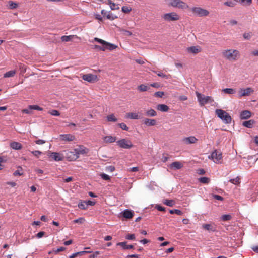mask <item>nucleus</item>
Segmentation results:
<instances>
[{
    "instance_id": "nucleus-1",
    "label": "nucleus",
    "mask_w": 258,
    "mask_h": 258,
    "mask_svg": "<svg viewBox=\"0 0 258 258\" xmlns=\"http://www.w3.org/2000/svg\"><path fill=\"white\" fill-rule=\"evenodd\" d=\"M222 56L230 61H236L240 57L239 52L235 49L224 50L222 52Z\"/></svg>"
},
{
    "instance_id": "nucleus-2",
    "label": "nucleus",
    "mask_w": 258,
    "mask_h": 258,
    "mask_svg": "<svg viewBox=\"0 0 258 258\" xmlns=\"http://www.w3.org/2000/svg\"><path fill=\"white\" fill-rule=\"evenodd\" d=\"M216 115L220 118L224 123L230 124L231 122L232 118L230 115L225 111L221 109H217L215 110Z\"/></svg>"
},
{
    "instance_id": "nucleus-3",
    "label": "nucleus",
    "mask_w": 258,
    "mask_h": 258,
    "mask_svg": "<svg viewBox=\"0 0 258 258\" xmlns=\"http://www.w3.org/2000/svg\"><path fill=\"white\" fill-rule=\"evenodd\" d=\"M169 5L181 10H186L189 8L188 5L181 0H168Z\"/></svg>"
},
{
    "instance_id": "nucleus-4",
    "label": "nucleus",
    "mask_w": 258,
    "mask_h": 258,
    "mask_svg": "<svg viewBox=\"0 0 258 258\" xmlns=\"http://www.w3.org/2000/svg\"><path fill=\"white\" fill-rule=\"evenodd\" d=\"M196 94L201 106H204L208 103H211L213 101V99L210 96H206L198 92H196Z\"/></svg>"
},
{
    "instance_id": "nucleus-5",
    "label": "nucleus",
    "mask_w": 258,
    "mask_h": 258,
    "mask_svg": "<svg viewBox=\"0 0 258 258\" xmlns=\"http://www.w3.org/2000/svg\"><path fill=\"white\" fill-rule=\"evenodd\" d=\"M162 17L165 21L167 22L176 21L180 19L179 15L174 12L166 13Z\"/></svg>"
},
{
    "instance_id": "nucleus-6",
    "label": "nucleus",
    "mask_w": 258,
    "mask_h": 258,
    "mask_svg": "<svg viewBox=\"0 0 258 258\" xmlns=\"http://www.w3.org/2000/svg\"><path fill=\"white\" fill-rule=\"evenodd\" d=\"M191 10L195 16L199 17L206 16H208L209 14V12L208 10L200 7H192L191 9Z\"/></svg>"
},
{
    "instance_id": "nucleus-7",
    "label": "nucleus",
    "mask_w": 258,
    "mask_h": 258,
    "mask_svg": "<svg viewBox=\"0 0 258 258\" xmlns=\"http://www.w3.org/2000/svg\"><path fill=\"white\" fill-rule=\"evenodd\" d=\"M117 145L120 148L123 149H130L133 147L132 142L126 139H122L116 142Z\"/></svg>"
},
{
    "instance_id": "nucleus-8",
    "label": "nucleus",
    "mask_w": 258,
    "mask_h": 258,
    "mask_svg": "<svg viewBox=\"0 0 258 258\" xmlns=\"http://www.w3.org/2000/svg\"><path fill=\"white\" fill-rule=\"evenodd\" d=\"M75 149L72 151L64 150L63 151L64 157H65L68 161H75L78 158Z\"/></svg>"
},
{
    "instance_id": "nucleus-9",
    "label": "nucleus",
    "mask_w": 258,
    "mask_h": 258,
    "mask_svg": "<svg viewBox=\"0 0 258 258\" xmlns=\"http://www.w3.org/2000/svg\"><path fill=\"white\" fill-rule=\"evenodd\" d=\"M209 158H211L215 163H220L222 158V154L221 151L216 150L211 153Z\"/></svg>"
},
{
    "instance_id": "nucleus-10",
    "label": "nucleus",
    "mask_w": 258,
    "mask_h": 258,
    "mask_svg": "<svg viewBox=\"0 0 258 258\" xmlns=\"http://www.w3.org/2000/svg\"><path fill=\"white\" fill-rule=\"evenodd\" d=\"M94 40L95 41L101 44L102 45H105V50L108 49L109 50H112L115 49L117 47L116 45H115L114 44L107 42H106L101 39L98 38H96V37L94 38Z\"/></svg>"
},
{
    "instance_id": "nucleus-11",
    "label": "nucleus",
    "mask_w": 258,
    "mask_h": 258,
    "mask_svg": "<svg viewBox=\"0 0 258 258\" xmlns=\"http://www.w3.org/2000/svg\"><path fill=\"white\" fill-rule=\"evenodd\" d=\"M254 92V90L250 87H247L245 89L241 88L238 91V97H241L244 96H249Z\"/></svg>"
},
{
    "instance_id": "nucleus-12",
    "label": "nucleus",
    "mask_w": 258,
    "mask_h": 258,
    "mask_svg": "<svg viewBox=\"0 0 258 258\" xmlns=\"http://www.w3.org/2000/svg\"><path fill=\"white\" fill-rule=\"evenodd\" d=\"M48 156L50 158L55 161H60L63 160L64 154L58 152H50Z\"/></svg>"
},
{
    "instance_id": "nucleus-13",
    "label": "nucleus",
    "mask_w": 258,
    "mask_h": 258,
    "mask_svg": "<svg viewBox=\"0 0 258 258\" xmlns=\"http://www.w3.org/2000/svg\"><path fill=\"white\" fill-rule=\"evenodd\" d=\"M82 79L89 83H93L97 81V76L92 74H85L82 76Z\"/></svg>"
},
{
    "instance_id": "nucleus-14",
    "label": "nucleus",
    "mask_w": 258,
    "mask_h": 258,
    "mask_svg": "<svg viewBox=\"0 0 258 258\" xmlns=\"http://www.w3.org/2000/svg\"><path fill=\"white\" fill-rule=\"evenodd\" d=\"M77 155L78 156V158L79 157L80 155L81 154H85L88 153V149L85 147L83 146H79L78 148L75 149Z\"/></svg>"
},
{
    "instance_id": "nucleus-15",
    "label": "nucleus",
    "mask_w": 258,
    "mask_h": 258,
    "mask_svg": "<svg viewBox=\"0 0 258 258\" xmlns=\"http://www.w3.org/2000/svg\"><path fill=\"white\" fill-rule=\"evenodd\" d=\"M60 140L65 141H73L75 139V136L72 134H61L59 135Z\"/></svg>"
},
{
    "instance_id": "nucleus-16",
    "label": "nucleus",
    "mask_w": 258,
    "mask_h": 258,
    "mask_svg": "<svg viewBox=\"0 0 258 258\" xmlns=\"http://www.w3.org/2000/svg\"><path fill=\"white\" fill-rule=\"evenodd\" d=\"M197 141L198 139H197L195 136L185 137L182 139V142L185 144H194Z\"/></svg>"
},
{
    "instance_id": "nucleus-17",
    "label": "nucleus",
    "mask_w": 258,
    "mask_h": 258,
    "mask_svg": "<svg viewBox=\"0 0 258 258\" xmlns=\"http://www.w3.org/2000/svg\"><path fill=\"white\" fill-rule=\"evenodd\" d=\"M183 166V164L179 161L174 162L169 165L170 168L174 170L180 169L182 168Z\"/></svg>"
},
{
    "instance_id": "nucleus-18",
    "label": "nucleus",
    "mask_w": 258,
    "mask_h": 258,
    "mask_svg": "<svg viewBox=\"0 0 258 258\" xmlns=\"http://www.w3.org/2000/svg\"><path fill=\"white\" fill-rule=\"evenodd\" d=\"M143 123L147 126H154L156 124V120L146 118L143 120Z\"/></svg>"
},
{
    "instance_id": "nucleus-19",
    "label": "nucleus",
    "mask_w": 258,
    "mask_h": 258,
    "mask_svg": "<svg viewBox=\"0 0 258 258\" xmlns=\"http://www.w3.org/2000/svg\"><path fill=\"white\" fill-rule=\"evenodd\" d=\"M251 116V113L248 110H244L240 113V117L241 119H247Z\"/></svg>"
},
{
    "instance_id": "nucleus-20",
    "label": "nucleus",
    "mask_w": 258,
    "mask_h": 258,
    "mask_svg": "<svg viewBox=\"0 0 258 258\" xmlns=\"http://www.w3.org/2000/svg\"><path fill=\"white\" fill-rule=\"evenodd\" d=\"M117 245L120 246L124 250L131 249L134 248L133 245H127L126 241L117 243Z\"/></svg>"
},
{
    "instance_id": "nucleus-21",
    "label": "nucleus",
    "mask_w": 258,
    "mask_h": 258,
    "mask_svg": "<svg viewBox=\"0 0 258 258\" xmlns=\"http://www.w3.org/2000/svg\"><path fill=\"white\" fill-rule=\"evenodd\" d=\"M122 215L123 217L126 219H131L134 216V212L130 210L126 209L123 212Z\"/></svg>"
},
{
    "instance_id": "nucleus-22",
    "label": "nucleus",
    "mask_w": 258,
    "mask_h": 258,
    "mask_svg": "<svg viewBox=\"0 0 258 258\" xmlns=\"http://www.w3.org/2000/svg\"><path fill=\"white\" fill-rule=\"evenodd\" d=\"M10 146L11 148L14 150H20L22 148L21 143L18 142H12L10 143Z\"/></svg>"
},
{
    "instance_id": "nucleus-23",
    "label": "nucleus",
    "mask_w": 258,
    "mask_h": 258,
    "mask_svg": "<svg viewBox=\"0 0 258 258\" xmlns=\"http://www.w3.org/2000/svg\"><path fill=\"white\" fill-rule=\"evenodd\" d=\"M116 140V137L111 136H106L103 137V141L106 143H111L115 142Z\"/></svg>"
},
{
    "instance_id": "nucleus-24",
    "label": "nucleus",
    "mask_w": 258,
    "mask_h": 258,
    "mask_svg": "<svg viewBox=\"0 0 258 258\" xmlns=\"http://www.w3.org/2000/svg\"><path fill=\"white\" fill-rule=\"evenodd\" d=\"M158 110L162 112H167L169 110V107L165 104H158L156 106Z\"/></svg>"
},
{
    "instance_id": "nucleus-25",
    "label": "nucleus",
    "mask_w": 258,
    "mask_h": 258,
    "mask_svg": "<svg viewBox=\"0 0 258 258\" xmlns=\"http://www.w3.org/2000/svg\"><path fill=\"white\" fill-rule=\"evenodd\" d=\"M188 52L197 54L201 51V49L198 46H191L187 48Z\"/></svg>"
},
{
    "instance_id": "nucleus-26",
    "label": "nucleus",
    "mask_w": 258,
    "mask_h": 258,
    "mask_svg": "<svg viewBox=\"0 0 258 258\" xmlns=\"http://www.w3.org/2000/svg\"><path fill=\"white\" fill-rule=\"evenodd\" d=\"M145 115L149 117H155L157 115V112L153 109H150L145 111Z\"/></svg>"
},
{
    "instance_id": "nucleus-27",
    "label": "nucleus",
    "mask_w": 258,
    "mask_h": 258,
    "mask_svg": "<svg viewBox=\"0 0 258 258\" xmlns=\"http://www.w3.org/2000/svg\"><path fill=\"white\" fill-rule=\"evenodd\" d=\"M254 123V121L253 120H249L248 121H244L242 123V125L244 127L250 128L252 127Z\"/></svg>"
},
{
    "instance_id": "nucleus-28",
    "label": "nucleus",
    "mask_w": 258,
    "mask_h": 258,
    "mask_svg": "<svg viewBox=\"0 0 258 258\" xmlns=\"http://www.w3.org/2000/svg\"><path fill=\"white\" fill-rule=\"evenodd\" d=\"M126 117L132 119H138L140 118L138 114L136 113H128L126 114Z\"/></svg>"
},
{
    "instance_id": "nucleus-29",
    "label": "nucleus",
    "mask_w": 258,
    "mask_h": 258,
    "mask_svg": "<svg viewBox=\"0 0 258 258\" xmlns=\"http://www.w3.org/2000/svg\"><path fill=\"white\" fill-rule=\"evenodd\" d=\"M150 89V87L146 86L144 84H141L138 87V89L141 92H144Z\"/></svg>"
},
{
    "instance_id": "nucleus-30",
    "label": "nucleus",
    "mask_w": 258,
    "mask_h": 258,
    "mask_svg": "<svg viewBox=\"0 0 258 258\" xmlns=\"http://www.w3.org/2000/svg\"><path fill=\"white\" fill-rule=\"evenodd\" d=\"M16 74V71L15 70H11L10 71H8L4 74V78H9V77H13Z\"/></svg>"
},
{
    "instance_id": "nucleus-31",
    "label": "nucleus",
    "mask_w": 258,
    "mask_h": 258,
    "mask_svg": "<svg viewBox=\"0 0 258 258\" xmlns=\"http://www.w3.org/2000/svg\"><path fill=\"white\" fill-rule=\"evenodd\" d=\"M222 91L225 93L229 94H233L236 93L235 89L232 88H225L223 89Z\"/></svg>"
},
{
    "instance_id": "nucleus-32",
    "label": "nucleus",
    "mask_w": 258,
    "mask_h": 258,
    "mask_svg": "<svg viewBox=\"0 0 258 258\" xmlns=\"http://www.w3.org/2000/svg\"><path fill=\"white\" fill-rule=\"evenodd\" d=\"M9 8L10 9H14L17 8L18 5V3L13 1H9L8 2Z\"/></svg>"
},
{
    "instance_id": "nucleus-33",
    "label": "nucleus",
    "mask_w": 258,
    "mask_h": 258,
    "mask_svg": "<svg viewBox=\"0 0 258 258\" xmlns=\"http://www.w3.org/2000/svg\"><path fill=\"white\" fill-rule=\"evenodd\" d=\"M153 72L155 73H156L159 77H161L165 79H168L169 75H167L164 73H163L161 71H153Z\"/></svg>"
},
{
    "instance_id": "nucleus-34",
    "label": "nucleus",
    "mask_w": 258,
    "mask_h": 258,
    "mask_svg": "<svg viewBox=\"0 0 258 258\" xmlns=\"http://www.w3.org/2000/svg\"><path fill=\"white\" fill-rule=\"evenodd\" d=\"M174 203H174V201L172 200L165 199L163 201L164 204H165L167 206H170V207L173 206V205H174Z\"/></svg>"
},
{
    "instance_id": "nucleus-35",
    "label": "nucleus",
    "mask_w": 258,
    "mask_h": 258,
    "mask_svg": "<svg viewBox=\"0 0 258 258\" xmlns=\"http://www.w3.org/2000/svg\"><path fill=\"white\" fill-rule=\"evenodd\" d=\"M78 207L83 210H85L87 208V204L86 203V201H81L78 204Z\"/></svg>"
},
{
    "instance_id": "nucleus-36",
    "label": "nucleus",
    "mask_w": 258,
    "mask_h": 258,
    "mask_svg": "<svg viewBox=\"0 0 258 258\" xmlns=\"http://www.w3.org/2000/svg\"><path fill=\"white\" fill-rule=\"evenodd\" d=\"M203 227L208 230V231H214L215 229L212 226L211 224H204L203 225Z\"/></svg>"
},
{
    "instance_id": "nucleus-37",
    "label": "nucleus",
    "mask_w": 258,
    "mask_h": 258,
    "mask_svg": "<svg viewBox=\"0 0 258 258\" xmlns=\"http://www.w3.org/2000/svg\"><path fill=\"white\" fill-rule=\"evenodd\" d=\"M73 37V35L62 36L61 37V39L62 41L68 42L71 41Z\"/></svg>"
},
{
    "instance_id": "nucleus-38",
    "label": "nucleus",
    "mask_w": 258,
    "mask_h": 258,
    "mask_svg": "<svg viewBox=\"0 0 258 258\" xmlns=\"http://www.w3.org/2000/svg\"><path fill=\"white\" fill-rule=\"evenodd\" d=\"M200 182L202 183L208 184L210 182V179L206 177H201L199 179Z\"/></svg>"
},
{
    "instance_id": "nucleus-39",
    "label": "nucleus",
    "mask_w": 258,
    "mask_h": 258,
    "mask_svg": "<svg viewBox=\"0 0 258 258\" xmlns=\"http://www.w3.org/2000/svg\"><path fill=\"white\" fill-rule=\"evenodd\" d=\"M83 254H85V252L82 251L77 252L76 253H74L71 255L69 256V258H75L78 256H82Z\"/></svg>"
},
{
    "instance_id": "nucleus-40",
    "label": "nucleus",
    "mask_w": 258,
    "mask_h": 258,
    "mask_svg": "<svg viewBox=\"0 0 258 258\" xmlns=\"http://www.w3.org/2000/svg\"><path fill=\"white\" fill-rule=\"evenodd\" d=\"M107 119L108 121L116 122L117 121V118L113 114L108 115Z\"/></svg>"
},
{
    "instance_id": "nucleus-41",
    "label": "nucleus",
    "mask_w": 258,
    "mask_h": 258,
    "mask_svg": "<svg viewBox=\"0 0 258 258\" xmlns=\"http://www.w3.org/2000/svg\"><path fill=\"white\" fill-rule=\"evenodd\" d=\"M22 171V167L20 166H19L18 167V169L14 172L13 175L15 176H21L23 174Z\"/></svg>"
},
{
    "instance_id": "nucleus-42",
    "label": "nucleus",
    "mask_w": 258,
    "mask_h": 258,
    "mask_svg": "<svg viewBox=\"0 0 258 258\" xmlns=\"http://www.w3.org/2000/svg\"><path fill=\"white\" fill-rule=\"evenodd\" d=\"M169 212L171 214H176L178 215H181L182 214V211L178 209L170 210Z\"/></svg>"
},
{
    "instance_id": "nucleus-43",
    "label": "nucleus",
    "mask_w": 258,
    "mask_h": 258,
    "mask_svg": "<svg viewBox=\"0 0 258 258\" xmlns=\"http://www.w3.org/2000/svg\"><path fill=\"white\" fill-rule=\"evenodd\" d=\"M29 108L30 109H33V110H39V111H42L43 110V108L39 107V106L38 105H29Z\"/></svg>"
},
{
    "instance_id": "nucleus-44",
    "label": "nucleus",
    "mask_w": 258,
    "mask_h": 258,
    "mask_svg": "<svg viewBox=\"0 0 258 258\" xmlns=\"http://www.w3.org/2000/svg\"><path fill=\"white\" fill-rule=\"evenodd\" d=\"M232 218V216L230 215H223L221 216L222 220L224 221H229L231 220Z\"/></svg>"
},
{
    "instance_id": "nucleus-45",
    "label": "nucleus",
    "mask_w": 258,
    "mask_h": 258,
    "mask_svg": "<svg viewBox=\"0 0 258 258\" xmlns=\"http://www.w3.org/2000/svg\"><path fill=\"white\" fill-rule=\"evenodd\" d=\"M48 113L51 115L55 116H58L60 115V113L56 110H50Z\"/></svg>"
},
{
    "instance_id": "nucleus-46",
    "label": "nucleus",
    "mask_w": 258,
    "mask_h": 258,
    "mask_svg": "<svg viewBox=\"0 0 258 258\" xmlns=\"http://www.w3.org/2000/svg\"><path fill=\"white\" fill-rule=\"evenodd\" d=\"M234 1L240 3L241 4L245 3L247 5H250L252 3V0H234Z\"/></svg>"
},
{
    "instance_id": "nucleus-47",
    "label": "nucleus",
    "mask_w": 258,
    "mask_h": 258,
    "mask_svg": "<svg viewBox=\"0 0 258 258\" xmlns=\"http://www.w3.org/2000/svg\"><path fill=\"white\" fill-rule=\"evenodd\" d=\"M85 220L84 218L81 217L73 221L74 223L82 224L85 222Z\"/></svg>"
},
{
    "instance_id": "nucleus-48",
    "label": "nucleus",
    "mask_w": 258,
    "mask_h": 258,
    "mask_svg": "<svg viewBox=\"0 0 258 258\" xmlns=\"http://www.w3.org/2000/svg\"><path fill=\"white\" fill-rule=\"evenodd\" d=\"M243 36L245 39L249 40L251 38L252 34L250 32L244 33Z\"/></svg>"
},
{
    "instance_id": "nucleus-49",
    "label": "nucleus",
    "mask_w": 258,
    "mask_h": 258,
    "mask_svg": "<svg viewBox=\"0 0 258 258\" xmlns=\"http://www.w3.org/2000/svg\"><path fill=\"white\" fill-rule=\"evenodd\" d=\"M132 8L130 7L123 6L122 7V11L124 13H127L131 11Z\"/></svg>"
},
{
    "instance_id": "nucleus-50",
    "label": "nucleus",
    "mask_w": 258,
    "mask_h": 258,
    "mask_svg": "<svg viewBox=\"0 0 258 258\" xmlns=\"http://www.w3.org/2000/svg\"><path fill=\"white\" fill-rule=\"evenodd\" d=\"M239 180H240V179L238 178V177H236L235 178H233V179H231L229 181L234 184H238V183H239Z\"/></svg>"
},
{
    "instance_id": "nucleus-51",
    "label": "nucleus",
    "mask_w": 258,
    "mask_h": 258,
    "mask_svg": "<svg viewBox=\"0 0 258 258\" xmlns=\"http://www.w3.org/2000/svg\"><path fill=\"white\" fill-rule=\"evenodd\" d=\"M94 48L95 49L99 50H101V51L105 50V45H102V46L95 45H94Z\"/></svg>"
},
{
    "instance_id": "nucleus-52",
    "label": "nucleus",
    "mask_w": 258,
    "mask_h": 258,
    "mask_svg": "<svg viewBox=\"0 0 258 258\" xmlns=\"http://www.w3.org/2000/svg\"><path fill=\"white\" fill-rule=\"evenodd\" d=\"M100 176L104 180H109L110 179L109 176L105 173H101Z\"/></svg>"
},
{
    "instance_id": "nucleus-53",
    "label": "nucleus",
    "mask_w": 258,
    "mask_h": 258,
    "mask_svg": "<svg viewBox=\"0 0 258 258\" xmlns=\"http://www.w3.org/2000/svg\"><path fill=\"white\" fill-rule=\"evenodd\" d=\"M31 152L33 155H34L36 157H38L39 155L42 154V152L38 150L33 151H31Z\"/></svg>"
},
{
    "instance_id": "nucleus-54",
    "label": "nucleus",
    "mask_w": 258,
    "mask_h": 258,
    "mask_svg": "<svg viewBox=\"0 0 258 258\" xmlns=\"http://www.w3.org/2000/svg\"><path fill=\"white\" fill-rule=\"evenodd\" d=\"M164 95V92L162 91H158L154 93V96L155 97L162 98L163 96Z\"/></svg>"
},
{
    "instance_id": "nucleus-55",
    "label": "nucleus",
    "mask_w": 258,
    "mask_h": 258,
    "mask_svg": "<svg viewBox=\"0 0 258 258\" xmlns=\"http://www.w3.org/2000/svg\"><path fill=\"white\" fill-rule=\"evenodd\" d=\"M119 126L122 130L125 131H128L129 128L124 123H121L118 124Z\"/></svg>"
},
{
    "instance_id": "nucleus-56",
    "label": "nucleus",
    "mask_w": 258,
    "mask_h": 258,
    "mask_svg": "<svg viewBox=\"0 0 258 258\" xmlns=\"http://www.w3.org/2000/svg\"><path fill=\"white\" fill-rule=\"evenodd\" d=\"M212 196L216 200H217L219 201H223V198L222 197H221V196H219L218 195H215V194H213L212 195Z\"/></svg>"
},
{
    "instance_id": "nucleus-57",
    "label": "nucleus",
    "mask_w": 258,
    "mask_h": 258,
    "mask_svg": "<svg viewBox=\"0 0 258 258\" xmlns=\"http://www.w3.org/2000/svg\"><path fill=\"white\" fill-rule=\"evenodd\" d=\"M110 7L111 10H118L119 9V7L116 5L114 3H112L110 5Z\"/></svg>"
},
{
    "instance_id": "nucleus-58",
    "label": "nucleus",
    "mask_w": 258,
    "mask_h": 258,
    "mask_svg": "<svg viewBox=\"0 0 258 258\" xmlns=\"http://www.w3.org/2000/svg\"><path fill=\"white\" fill-rule=\"evenodd\" d=\"M125 239L127 240H134L135 239V235L134 234L127 235L125 236Z\"/></svg>"
},
{
    "instance_id": "nucleus-59",
    "label": "nucleus",
    "mask_w": 258,
    "mask_h": 258,
    "mask_svg": "<svg viewBox=\"0 0 258 258\" xmlns=\"http://www.w3.org/2000/svg\"><path fill=\"white\" fill-rule=\"evenodd\" d=\"M155 208L157 209L159 211H165V208L160 205H156L155 206Z\"/></svg>"
},
{
    "instance_id": "nucleus-60",
    "label": "nucleus",
    "mask_w": 258,
    "mask_h": 258,
    "mask_svg": "<svg viewBox=\"0 0 258 258\" xmlns=\"http://www.w3.org/2000/svg\"><path fill=\"white\" fill-rule=\"evenodd\" d=\"M106 170L107 171H109V172H113L115 170V167L113 166H107L106 167Z\"/></svg>"
},
{
    "instance_id": "nucleus-61",
    "label": "nucleus",
    "mask_w": 258,
    "mask_h": 258,
    "mask_svg": "<svg viewBox=\"0 0 258 258\" xmlns=\"http://www.w3.org/2000/svg\"><path fill=\"white\" fill-rule=\"evenodd\" d=\"M100 251H96L95 252H94L93 254L90 255L89 258H95L100 254Z\"/></svg>"
},
{
    "instance_id": "nucleus-62",
    "label": "nucleus",
    "mask_w": 258,
    "mask_h": 258,
    "mask_svg": "<svg viewBox=\"0 0 258 258\" xmlns=\"http://www.w3.org/2000/svg\"><path fill=\"white\" fill-rule=\"evenodd\" d=\"M122 32L123 34L126 36H130L132 35V33L131 32L126 30H123Z\"/></svg>"
},
{
    "instance_id": "nucleus-63",
    "label": "nucleus",
    "mask_w": 258,
    "mask_h": 258,
    "mask_svg": "<svg viewBox=\"0 0 258 258\" xmlns=\"http://www.w3.org/2000/svg\"><path fill=\"white\" fill-rule=\"evenodd\" d=\"M45 234V232H43V231H41V232H39V233H38L36 235V237L38 238H40L41 237H42Z\"/></svg>"
},
{
    "instance_id": "nucleus-64",
    "label": "nucleus",
    "mask_w": 258,
    "mask_h": 258,
    "mask_svg": "<svg viewBox=\"0 0 258 258\" xmlns=\"http://www.w3.org/2000/svg\"><path fill=\"white\" fill-rule=\"evenodd\" d=\"M32 109H30L29 108L27 109H24L22 110V112L26 113V114H31L32 113L31 110Z\"/></svg>"
}]
</instances>
